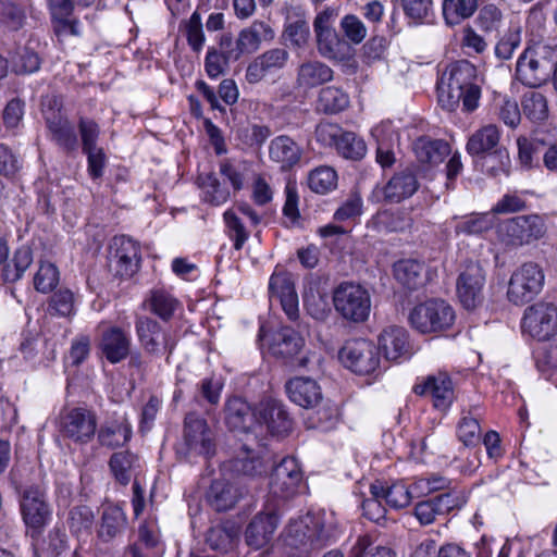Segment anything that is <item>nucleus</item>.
I'll list each match as a JSON object with an SVG mask.
<instances>
[{
  "instance_id": "52",
  "label": "nucleus",
  "mask_w": 557,
  "mask_h": 557,
  "mask_svg": "<svg viewBox=\"0 0 557 557\" xmlns=\"http://www.w3.org/2000/svg\"><path fill=\"white\" fill-rule=\"evenodd\" d=\"M372 544L370 535H359L349 552V557H395L391 548L381 545L373 547Z\"/></svg>"
},
{
  "instance_id": "23",
  "label": "nucleus",
  "mask_w": 557,
  "mask_h": 557,
  "mask_svg": "<svg viewBox=\"0 0 557 557\" xmlns=\"http://www.w3.org/2000/svg\"><path fill=\"white\" fill-rule=\"evenodd\" d=\"M131 346L129 333L119 326L106 329L99 342L102 356L112 364L125 360L131 354Z\"/></svg>"
},
{
  "instance_id": "15",
  "label": "nucleus",
  "mask_w": 557,
  "mask_h": 557,
  "mask_svg": "<svg viewBox=\"0 0 557 557\" xmlns=\"http://www.w3.org/2000/svg\"><path fill=\"white\" fill-rule=\"evenodd\" d=\"M184 443L189 456H203L208 458L215 453L213 431L205 419L194 412L185 417Z\"/></svg>"
},
{
  "instance_id": "42",
  "label": "nucleus",
  "mask_w": 557,
  "mask_h": 557,
  "mask_svg": "<svg viewBox=\"0 0 557 557\" xmlns=\"http://www.w3.org/2000/svg\"><path fill=\"white\" fill-rule=\"evenodd\" d=\"M32 263L33 251L30 247L25 245L21 246L5 263L2 273L3 280L11 283L18 281Z\"/></svg>"
},
{
  "instance_id": "29",
  "label": "nucleus",
  "mask_w": 557,
  "mask_h": 557,
  "mask_svg": "<svg viewBox=\"0 0 557 557\" xmlns=\"http://www.w3.org/2000/svg\"><path fill=\"white\" fill-rule=\"evenodd\" d=\"M275 34L272 27L262 21H253L248 27L240 30L236 41L237 49L243 53H253L262 41H271Z\"/></svg>"
},
{
  "instance_id": "49",
  "label": "nucleus",
  "mask_w": 557,
  "mask_h": 557,
  "mask_svg": "<svg viewBox=\"0 0 557 557\" xmlns=\"http://www.w3.org/2000/svg\"><path fill=\"white\" fill-rule=\"evenodd\" d=\"M336 150L346 159L360 160L367 152V146L355 133L344 132L336 146Z\"/></svg>"
},
{
  "instance_id": "36",
  "label": "nucleus",
  "mask_w": 557,
  "mask_h": 557,
  "mask_svg": "<svg viewBox=\"0 0 557 557\" xmlns=\"http://www.w3.org/2000/svg\"><path fill=\"white\" fill-rule=\"evenodd\" d=\"M413 151L419 162L435 165L449 154L450 149L444 140L420 137L413 144Z\"/></svg>"
},
{
  "instance_id": "18",
  "label": "nucleus",
  "mask_w": 557,
  "mask_h": 557,
  "mask_svg": "<svg viewBox=\"0 0 557 557\" xmlns=\"http://www.w3.org/2000/svg\"><path fill=\"white\" fill-rule=\"evenodd\" d=\"M413 392L420 396L431 397L436 409L446 411L454 400L453 382L445 372L428 375L421 383L413 387Z\"/></svg>"
},
{
  "instance_id": "37",
  "label": "nucleus",
  "mask_w": 557,
  "mask_h": 557,
  "mask_svg": "<svg viewBox=\"0 0 557 557\" xmlns=\"http://www.w3.org/2000/svg\"><path fill=\"white\" fill-rule=\"evenodd\" d=\"M238 539V528L234 522L227 521L210 528L206 542L213 550L227 552Z\"/></svg>"
},
{
  "instance_id": "13",
  "label": "nucleus",
  "mask_w": 557,
  "mask_h": 557,
  "mask_svg": "<svg viewBox=\"0 0 557 557\" xmlns=\"http://www.w3.org/2000/svg\"><path fill=\"white\" fill-rule=\"evenodd\" d=\"M283 509L280 504L267 499L264 508L248 524L245 537L249 546L258 549L265 546L273 537Z\"/></svg>"
},
{
  "instance_id": "14",
  "label": "nucleus",
  "mask_w": 557,
  "mask_h": 557,
  "mask_svg": "<svg viewBox=\"0 0 557 557\" xmlns=\"http://www.w3.org/2000/svg\"><path fill=\"white\" fill-rule=\"evenodd\" d=\"M522 330L537 341H547L557 333V307L536 302L528 307L522 318Z\"/></svg>"
},
{
  "instance_id": "64",
  "label": "nucleus",
  "mask_w": 557,
  "mask_h": 557,
  "mask_svg": "<svg viewBox=\"0 0 557 557\" xmlns=\"http://www.w3.org/2000/svg\"><path fill=\"white\" fill-rule=\"evenodd\" d=\"M0 17L10 28L18 29L24 23L25 13L15 3L0 0Z\"/></svg>"
},
{
  "instance_id": "19",
  "label": "nucleus",
  "mask_w": 557,
  "mask_h": 557,
  "mask_svg": "<svg viewBox=\"0 0 557 557\" xmlns=\"http://www.w3.org/2000/svg\"><path fill=\"white\" fill-rule=\"evenodd\" d=\"M289 59L285 48H272L256 57L246 69V81L249 84L261 82L267 75L283 70Z\"/></svg>"
},
{
  "instance_id": "17",
  "label": "nucleus",
  "mask_w": 557,
  "mask_h": 557,
  "mask_svg": "<svg viewBox=\"0 0 557 557\" xmlns=\"http://www.w3.org/2000/svg\"><path fill=\"white\" fill-rule=\"evenodd\" d=\"M292 425L293 421L280 400L264 398L258 403L257 431L265 428L272 435H285Z\"/></svg>"
},
{
  "instance_id": "10",
  "label": "nucleus",
  "mask_w": 557,
  "mask_h": 557,
  "mask_svg": "<svg viewBox=\"0 0 557 557\" xmlns=\"http://www.w3.org/2000/svg\"><path fill=\"white\" fill-rule=\"evenodd\" d=\"M136 334L143 349L151 356H166L169 360L176 341L153 319L138 317L135 322Z\"/></svg>"
},
{
  "instance_id": "8",
  "label": "nucleus",
  "mask_w": 557,
  "mask_h": 557,
  "mask_svg": "<svg viewBox=\"0 0 557 557\" xmlns=\"http://www.w3.org/2000/svg\"><path fill=\"white\" fill-rule=\"evenodd\" d=\"M337 17L335 9L326 8L313 21V30L319 53L330 60H342L347 52V42L338 36L333 24Z\"/></svg>"
},
{
  "instance_id": "60",
  "label": "nucleus",
  "mask_w": 557,
  "mask_h": 557,
  "mask_svg": "<svg viewBox=\"0 0 557 557\" xmlns=\"http://www.w3.org/2000/svg\"><path fill=\"white\" fill-rule=\"evenodd\" d=\"M231 60L233 59L220 53L218 49L209 48L205 60V69L208 76L216 78L223 75Z\"/></svg>"
},
{
  "instance_id": "12",
  "label": "nucleus",
  "mask_w": 557,
  "mask_h": 557,
  "mask_svg": "<svg viewBox=\"0 0 557 557\" xmlns=\"http://www.w3.org/2000/svg\"><path fill=\"white\" fill-rule=\"evenodd\" d=\"M486 273L479 262H467L457 278L456 290L461 305L472 310L483 301Z\"/></svg>"
},
{
  "instance_id": "25",
  "label": "nucleus",
  "mask_w": 557,
  "mask_h": 557,
  "mask_svg": "<svg viewBox=\"0 0 557 557\" xmlns=\"http://www.w3.org/2000/svg\"><path fill=\"white\" fill-rule=\"evenodd\" d=\"M132 434V424L126 416L115 414L100 425L97 441L102 447L115 449L126 445L131 441Z\"/></svg>"
},
{
  "instance_id": "31",
  "label": "nucleus",
  "mask_w": 557,
  "mask_h": 557,
  "mask_svg": "<svg viewBox=\"0 0 557 557\" xmlns=\"http://www.w3.org/2000/svg\"><path fill=\"white\" fill-rule=\"evenodd\" d=\"M545 50L546 46H539L534 50L527 49L517 62V72L520 76L527 79L531 75V79L528 81L530 85H537L545 79L547 62L539 59Z\"/></svg>"
},
{
  "instance_id": "40",
  "label": "nucleus",
  "mask_w": 557,
  "mask_h": 557,
  "mask_svg": "<svg viewBox=\"0 0 557 557\" xmlns=\"http://www.w3.org/2000/svg\"><path fill=\"white\" fill-rule=\"evenodd\" d=\"M66 522L75 536L89 535L95 524V512L87 505L73 506L69 510Z\"/></svg>"
},
{
  "instance_id": "28",
  "label": "nucleus",
  "mask_w": 557,
  "mask_h": 557,
  "mask_svg": "<svg viewBox=\"0 0 557 557\" xmlns=\"http://www.w3.org/2000/svg\"><path fill=\"white\" fill-rule=\"evenodd\" d=\"M269 156L273 162L280 164L281 170L286 171L299 163L302 149L289 136L281 135L271 140Z\"/></svg>"
},
{
  "instance_id": "63",
  "label": "nucleus",
  "mask_w": 557,
  "mask_h": 557,
  "mask_svg": "<svg viewBox=\"0 0 557 557\" xmlns=\"http://www.w3.org/2000/svg\"><path fill=\"white\" fill-rule=\"evenodd\" d=\"M87 157V171L92 180H98L103 176L107 166V154L101 147L83 151Z\"/></svg>"
},
{
  "instance_id": "48",
  "label": "nucleus",
  "mask_w": 557,
  "mask_h": 557,
  "mask_svg": "<svg viewBox=\"0 0 557 557\" xmlns=\"http://www.w3.org/2000/svg\"><path fill=\"white\" fill-rule=\"evenodd\" d=\"M308 185L317 194H326L336 187L337 174L330 166H319L310 172Z\"/></svg>"
},
{
  "instance_id": "54",
  "label": "nucleus",
  "mask_w": 557,
  "mask_h": 557,
  "mask_svg": "<svg viewBox=\"0 0 557 557\" xmlns=\"http://www.w3.org/2000/svg\"><path fill=\"white\" fill-rule=\"evenodd\" d=\"M509 165L510 159L506 149H496L493 153L482 157V170L494 177L500 174L507 175Z\"/></svg>"
},
{
  "instance_id": "22",
  "label": "nucleus",
  "mask_w": 557,
  "mask_h": 557,
  "mask_svg": "<svg viewBox=\"0 0 557 557\" xmlns=\"http://www.w3.org/2000/svg\"><path fill=\"white\" fill-rule=\"evenodd\" d=\"M379 348L391 361L408 359L412 355V345L408 331L403 326L385 327L379 336Z\"/></svg>"
},
{
  "instance_id": "32",
  "label": "nucleus",
  "mask_w": 557,
  "mask_h": 557,
  "mask_svg": "<svg viewBox=\"0 0 557 557\" xmlns=\"http://www.w3.org/2000/svg\"><path fill=\"white\" fill-rule=\"evenodd\" d=\"M333 78V70L318 60L302 62L297 70V86L310 89L323 85Z\"/></svg>"
},
{
  "instance_id": "3",
  "label": "nucleus",
  "mask_w": 557,
  "mask_h": 557,
  "mask_svg": "<svg viewBox=\"0 0 557 557\" xmlns=\"http://www.w3.org/2000/svg\"><path fill=\"white\" fill-rule=\"evenodd\" d=\"M12 483L21 495L20 507L24 523L32 530L33 535L40 534L52 517L46 487L40 483L23 485L15 480L14 472Z\"/></svg>"
},
{
  "instance_id": "53",
  "label": "nucleus",
  "mask_w": 557,
  "mask_h": 557,
  "mask_svg": "<svg viewBox=\"0 0 557 557\" xmlns=\"http://www.w3.org/2000/svg\"><path fill=\"white\" fill-rule=\"evenodd\" d=\"M304 346L301 336L292 329H283L274 344V352L287 358L299 352Z\"/></svg>"
},
{
  "instance_id": "50",
  "label": "nucleus",
  "mask_w": 557,
  "mask_h": 557,
  "mask_svg": "<svg viewBox=\"0 0 557 557\" xmlns=\"http://www.w3.org/2000/svg\"><path fill=\"white\" fill-rule=\"evenodd\" d=\"M60 273L51 262H40L34 276V286L37 292L47 294L52 292L59 284Z\"/></svg>"
},
{
  "instance_id": "57",
  "label": "nucleus",
  "mask_w": 557,
  "mask_h": 557,
  "mask_svg": "<svg viewBox=\"0 0 557 557\" xmlns=\"http://www.w3.org/2000/svg\"><path fill=\"white\" fill-rule=\"evenodd\" d=\"M269 292L271 297L278 299L296 293L292 275L285 271H275L270 277Z\"/></svg>"
},
{
  "instance_id": "9",
  "label": "nucleus",
  "mask_w": 557,
  "mask_h": 557,
  "mask_svg": "<svg viewBox=\"0 0 557 557\" xmlns=\"http://www.w3.org/2000/svg\"><path fill=\"white\" fill-rule=\"evenodd\" d=\"M545 275L534 262H525L511 275L507 296L515 305H524L534 299L544 286Z\"/></svg>"
},
{
  "instance_id": "62",
  "label": "nucleus",
  "mask_w": 557,
  "mask_h": 557,
  "mask_svg": "<svg viewBox=\"0 0 557 557\" xmlns=\"http://www.w3.org/2000/svg\"><path fill=\"white\" fill-rule=\"evenodd\" d=\"M480 424L475 418L471 417L469 413L462 416L458 424L457 434L465 445L476 443L480 437Z\"/></svg>"
},
{
  "instance_id": "46",
  "label": "nucleus",
  "mask_w": 557,
  "mask_h": 557,
  "mask_svg": "<svg viewBox=\"0 0 557 557\" xmlns=\"http://www.w3.org/2000/svg\"><path fill=\"white\" fill-rule=\"evenodd\" d=\"M318 103L323 112L337 113L349 106V97L343 89L329 86L321 89Z\"/></svg>"
},
{
  "instance_id": "1",
  "label": "nucleus",
  "mask_w": 557,
  "mask_h": 557,
  "mask_svg": "<svg viewBox=\"0 0 557 557\" xmlns=\"http://www.w3.org/2000/svg\"><path fill=\"white\" fill-rule=\"evenodd\" d=\"M475 81L476 69L469 61L460 60L447 66L437 83L440 106L447 111H454L462 102L463 111H474L481 96Z\"/></svg>"
},
{
  "instance_id": "35",
  "label": "nucleus",
  "mask_w": 557,
  "mask_h": 557,
  "mask_svg": "<svg viewBox=\"0 0 557 557\" xmlns=\"http://www.w3.org/2000/svg\"><path fill=\"white\" fill-rule=\"evenodd\" d=\"M242 493L232 483L225 480H215L212 482L208 492V502L216 511H225L235 506Z\"/></svg>"
},
{
  "instance_id": "33",
  "label": "nucleus",
  "mask_w": 557,
  "mask_h": 557,
  "mask_svg": "<svg viewBox=\"0 0 557 557\" xmlns=\"http://www.w3.org/2000/svg\"><path fill=\"white\" fill-rule=\"evenodd\" d=\"M127 525L126 515L117 505H106L102 508L98 536L103 542H109L122 534Z\"/></svg>"
},
{
  "instance_id": "34",
  "label": "nucleus",
  "mask_w": 557,
  "mask_h": 557,
  "mask_svg": "<svg viewBox=\"0 0 557 557\" xmlns=\"http://www.w3.org/2000/svg\"><path fill=\"white\" fill-rule=\"evenodd\" d=\"M500 134L495 125H485L473 133L467 143V151L471 156H486L498 147Z\"/></svg>"
},
{
  "instance_id": "2",
  "label": "nucleus",
  "mask_w": 557,
  "mask_h": 557,
  "mask_svg": "<svg viewBox=\"0 0 557 557\" xmlns=\"http://www.w3.org/2000/svg\"><path fill=\"white\" fill-rule=\"evenodd\" d=\"M281 537L283 547L318 553L334 541L336 529L324 512H307L289 519Z\"/></svg>"
},
{
  "instance_id": "4",
  "label": "nucleus",
  "mask_w": 557,
  "mask_h": 557,
  "mask_svg": "<svg viewBox=\"0 0 557 557\" xmlns=\"http://www.w3.org/2000/svg\"><path fill=\"white\" fill-rule=\"evenodd\" d=\"M455 318L453 307L442 299L421 302L409 313L411 326L422 334L448 330L454 324Z\"/></svg>"
},
{
  "instance_id": "61",
  "label": "nucleus",
  "mask_w": 557,
  "mask_h": 557,
  "mask_svg": "<svg viewBox=\"0 0 557 557\" xmlns=\"http://www.w3.org/2000/svg\"><path fill=\"white\" fill-rule=\"evenodd\" d=\"M543 141L536 138L519 137L517 139L518 156L521 164L527 168L533 165L534 156L539 154Z\"/></svg>"
},
{
  "instance_id": "51",
  "label": "nucleus",
  "mask_w": 557,
  "mask_h": 557,
  "mask_svg": "<svg viewBox=\"0 0 557 557\" xmlns=\"http://www.w3.org/2000/svg\"><path fill=\"white\" fill-rule=\"evenodd\" d=\"M177 305L178 301L165 290L156 289L151 292L149 308L162 320H169L173 315Z\"/></svg>"
},
{
  "instance_id": "58",
  "label": "nucleus",
  "mask_w": 557,
  "mask_h": 557,
  "mask_svg": "<svg viewBox=\"0 0 557 557\" xmlns=\"http://www.w3.org/2000/svg\"><path fill=\"white\" fill-rule=\"evenodd\" d=\"M341 29L345 37L355 45L360 44L367 37L366 25L354 14H347L342 18Z\"/></svg>"
},
{
  "instance_id": "7",
  "label": "nucleus",
  "mask_w": 557,
  "mask_h": 557,
  "mask_svg": "<svg viewBox=\"0 0 557 557\" xmlns=\"http://www.w3.org/2000/svg\"><path fill=\"white\" fill-rule=\"evenodd\" d=\"M499 236L506 245L519 247L543 238L546 224L537 214L519 215L504 221L498 227Z\"/></svg>"
},
{
  "instance_id": "55",
  "label": "nucleus",
  "mask_w": 557,
  "mask_h": 557,
  "mask_svg": "<svg viewBox=\"0 0 557 557\" xmlns=\"http://www.w3.org/2000/svg\"><path fill=\"white\" fill-rule=\"evenodd\" d=\"M185 35L187 42L195 52H199L205 45L201 15L195 11L185 22Z\"/></svg>"
},
{
  "instance_id": "11",
  "label": "nucleus",
  "mask_w": 557,
  "mask_h": 557,
  "mask_svg": "<svg viewBox=\"0 0 557 557\" xmlns=\"http://www.w3.org/2000/svg\"><path fill=\"white\" fill-rule=\"evenodd\" d=\"M339 360L346 368L361 375L374 372L380 364L376 346L363 338L347 341L339 350Z\"/></svg>"
},
{
  "instance_id": "21",
  "label": "nucleus",
  "mask_w": 557,
  "mask_h": 557,
  "mask_svg": "<svg viewBox=\"0 0 557 557\" xmlns=\"http://www.w3.org/2000/svg\"><path fill=\"white\" fill-rule=\"evenodd\" d=\"M97 428L95 413L84 408H74L63 418L62 431L72 441L81 444L89 442Z\"/></svg>"
},
{
  "instance_id": "59",
  "label": "nucleus",
  "mask_w": 557,
  "mask_h": 557,
  "mask_svg": "<svg viewBox=\"0 0 557 557\" xmlns=\"http://www.w3.org/2000/svg\"><path fill=\"white\" fill-rule=\"evenodd\" d=\"M503 21V13L495 4L484 5L476 17V23L486 33L497 30Z\"/></svg>"
},
{
  "instance_id": "5",
  "label": "nucleus",
  "mask_w": 557,
  "mask_h": 557,
  "mask_svg": "<svg viewBox=\"0 0 557 557\" xmlns=\"http://www.w3.org/2000/svg\"><path fill=\"white\" fill-rule=\"evenodd\" d=\"M304 474L295 457H284L273 468L269 483V497L283 509L285 500L294 497L302 483Z\"/></svg>"
},
{
  "instance_id": "30",
  "label": "nucleus",
  "mask_w": 557,
  "mask_h": 557,
  "mask_svg": "<svg viewBox=\"0 0 557 557\" xmlns=\"http://www.w3.org/2000/svg\"><path fill=\"white\" fill-rule=\"evenodd\" d=\"M419 188L416 175L409 171L394 174L383 187L384 199L388 202H400L411 197Z\"/></svg>"
},
{
  "instance_id": "27",
  "label": "nucleus",
  "mask_w": 557,
  "mask_h": 557,
  "mask_svg": "<svg viewBox=\"0 0 557 557\" xmlns=\"http://www.w3.org/2000/svg\"><path fill=\"white\" fill-rule=\"evenodd\" d=\"M285 389L289 399L302 408H311L322 398L320 386L310 377H294L286 383Z\"/></svg>"
},
{
  "instance_id": "56",
  "label": "nucleus",
  "mask_w": 557,
  "mask_h": 557,
  "mask_svg": "<svg viewBox=\"0 0 557 557\" xmlns=\"http://www.w3.org/2000/svg\"><path fill=\"white\" fill-rule=\"evenodd\" d=\"M82 150H90L99 147L97 141L100 136V127L94 120L81 116L77 123Z\"/></svg>"
},
{
  "instance_id": "41",
  "label": "nucleus",
  "mask_w": 557,
  "mask_h": 557,
  "mask_svg": "<svg viewBox=\"0 0 557 557\" xmlns=\"http://www.w3.org/2000/svg\"><path fill=\"white\" fill-rule=\"evenodd\" d=\"M424 267L416 260H401L394 267L396 280L408 289H416L423 284Z\"/></svg>"
},
{
  "instance_id": "45",
  "label": "nucleus",
  "mask_w": 557,
  "mask_h": 557,
  "mask_svg": "<svg viewBox=\"0 0 557 557\" xmlns=\"http://www.w3.org/2000/svg\"><path fill=\"white\" fill-rule=\"evenodd\" d=\"M495 216L492 213L470 214L460 219L455 225L457 234L480 235L493 227Z\"/></svg>"
},
{
  "instance_id": "47",
  "label": "nucleus",
  "mask_w": 557,
  "mask_h": 557,
  "mask_svg": "<svg viewBox=\"0 0 557 557\" xmlns=\"http://www.w3.org/2000/svg\"><path fill=\"white\" fill-rule=\"evenodd\" d=\"M524 115L533 122H542L548 116V104L546 97L539 91L524 94L521 101Z\"/></svg>"
},
{
  "instance_id": "43",
  "label": "nucleus",
  "mask_w": 557,
  "mask_h": 557,
  "mask_svg": "<svg viewBox=\"0 0 557 557\" xmlns=\"http://www.w3.org/2000/svg\"><path fill=\"white\" fill-rule=\"evenodd\" d=\"M114 478L123 485H126L136 468L139 467V459L131 451L114 453L109 461Z\"/></svg>"
},
{
  "instance_id": "38",
  "label": "nucleus",
  "mask_w": 557,
  "mask_h": 557,
  "mask_svg": "<svg viewBox=\"0 0 557 557\" xmlns=\"http://www.w3.org/2000/svg\"><path fill=\"white\" fill-rule=\"evenodd\" d=\"M370 492L374 497H382L388 506L395 509L408 506L412 497L411 491L401 483H395L385 487L381 482L376 481L371 484Z\"/></svg>"
},
{
  "instance_id": "24",
  "label": "nucleus",
  "mask_w": 557,
  "mask_h": 557,
  "mask_svg": "<svg viewBox=\"0 0 557 557\" xmlns=\"http://www.w3.org/2000/svg\"><path fill=\"white\" fill-rule=\"evenodd\" d=\"M46 124L51 139L64 151L73 152L78 148V138L74 125L61 110L45 112Z\"/></svg>"
},
{
  "instance_id": "6",
  "label": "nucleus",
  "mask_w": 557,
  "mask_h": 557,
  "mask_svg": "<svg viewBox=\"0 0 557 557\" xmlns=\"http://www.w3.org/2000/svg\"><path fill=\"white\" fill-rule=\"evenodd\" d=\"M335 310L346 320L363 322L371 311L369 292L359 284L342 283L333 295Z\"/></svg>"
},
{
  "instance_id": "16",
  "label": "nucleus",
  "mask_w": 557,
  "mask_h": 557,
  "mask_svg": "<svg viewBox=\"0 0 557 557\" xmlns=\"http://www.w3.org/2000/svg\"><path fill=\"white\" fill-rule=\"evenodd\" d=\"M140 249L136 242L126 237H114L109 257L110 271L120 277H131L139 269Z\"/></svg>"
},
{
  "instance_id": "44",
  "label": "nucleus",
  "mask_w": 557,
  "mask_h": 557,
  "mask_svg": "<svg viewBox=\"0 0 557 557\" xmlns=\"http://www.w3.org/2000/svg\"><path fill=\"white\" fill-rule=\"evenodd\" d=\"M198 184L202 190L203 200L213 206H220L230 198V190L223 187L213 173L200 174Z\"/></svg>"
},
{
  "instance_id": "20",
  "label": "nucleus",
  "mask_w": 557,
  "mask_h": 557,
  "mask_svg": "<svg viewBox=\"0 0 557 557\" xmlns=\"http://www.w3.org/2000/svg\"><path fill=\"white\" fill-rule=\"evenodd\" d=\"M258 404L251 407L240 397H232L225 405V423L232 431L257 433Z\"/></svg>"
},
{
  "instance_id": "39",
  "label": "nucleus",
  "mask_w": 557,
  "mask_h": 557,
  "mask_svg": "<svg viewBox=\"0 0 557 557\" xmlns=\"http://www.w3.org/2000/svg\"><path fill=\"white\" fill-rule=\"evenodd\" d=\"M412 218L407 209L384 210L374 218V223L379 230L386 232H404L411 227Z\"/></svg>"
},
{
  "instance_id": "26",
  "label": "nucleus",
  "mask_w": 557,
  "mask_h": 557,
  "mask_svg": "<svg viewBox=\"0 0 557 557\" xmlns=\"http://www.w3.org/2000/svg\"><path fill=\"white\" fill-rule=\"evenodd\" d=\"M230 470L235 475L247 478H259L267 473L269 468V458L244 446L240 451L230 461Z\"/></svg>"
}]
</instances>
